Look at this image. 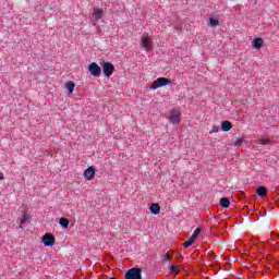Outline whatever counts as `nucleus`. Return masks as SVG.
<instances>
[{"instance_id":"1","label":"nucleus","mask_w":279,"mask_h":279,"mask_svg":"<svg viewBox=\"0 0 279 279\" xmlns=\"http://www.w3.org/2000/svg\"><path fill=\"white\" fill-rule=\"evenodd\" d=\"M124 279H143V269L138 267H133L126 270Z\"/></svg>"},{"instance_id":"2","label":"nucleus","mask_w":279,"mask_h":279,"mask_svg":"<svg viewBox=\"0 0 279 279\" xmlns=\"http://www.w3.org/2000/svg\"><path fill=\"white\" fill-rule=\"evenodd\" d=\"M100 64L102 66L105 77H111L112 73H114V64H112L110 61H102Z\"/></svg>"},{"instance_id":"3","label":"nucleus","mask_w":279,"mask_h":279,"mask_svg":"<svg viewBox=\"0 0 279 279\" xmlns=\"http://www.w3.org/2000/svg\"><path fill=\"white\" fill-rule=\"evenodd\" d=\"M171 84V80L167 77H158L156 81L153 82L150 88L156 90L157 88H162V86H168Z\"/></svg>"},{"instance_id":"4","label":"nucleus","mask_w":279,"mask_h":279,"mask_svg":"<svg viewBox=\"0 0 279 279\" xmlns=\"http://www.w3.org/2000/svg\"><path fill=\"white\" fill-rule=\"evenodd\" d=\"M41 241H43L45 247H53V245H56V236H53V234H51V233H45L43 235Z\"/></svg>"},{"instance_id":"5","label":"nucleus","mask_w":279,"mask_h":279,"mask_svg":"<svg viewBox=\"0 0 279 279\" xmlns=\"http://www.w3.org/2000/svg\"><path fill=\"white\" fill-rule=\"evenodd\" d=\"M141 47L145 49V51H151L154 49V41L151 37L143 36L141 39Z\"/></svg>"},{"instance_id":"6","label":"nucleus","mask_w":279,"mask_h":279,"mask_svg":"<svg viewBox=\"0 0 279 279\" xmlns=\"http://www.w3.org/2000/svg\"><path fill=\"white\" fill-rule=\"evenodd\" d=\"M88 71H89L90 75H93V77H100V75H101V66H99V64H97V62H92L88 65Z\"/></svg>"},{"instance_id":"7","label":"nucleus","mask_w":279,"mask_h":279,"mask_svg":"<svg viewBox=\"0 0 279 279\" xmlns=\"http://www.w3.org/2000/svg\"><path fill=\"white\" fill-rule=\"evenodd\" d=\"M169 121H170V123H173L174 125L180 123V121H182V113L178 109H173L169 117Z\"/></svg>"},{"instance_id":"8","label":"nucleus","mask_w":279,"mask_h":279,"mask_svg":"<svg viewBox=\"0 0 279 279\" xmlns=\"http://www.w3.org/2000/svg\"><path fill=\"white\" fill-rule=\"evenodd\" d=\"M95 168L93 166L88 167L87 169H85L84 171V178L85 180H93V178H95Z\"/></svg>"},{"instance_id":"9","label":"nucleus","mask_w":279,"mask_h":279,"mask_svg":"<svg viewBox=\"0 0 279 279\" xmlns=\"http://www.w3.org/2000/svg\"><path fill=\"white\" fill-rule=\"evenodd\" d=\"M32 220V216H29L27 213H24L22 218L20 219V228L23 230L25 228V223L29 222Z\"/></svg>"},{"instance_id":"10","label":"nucleus","mask_w":279,"mask_h":279,"mask_svg":"<svg viewBox=\"0 0 279 279\" xmlns=\"http://www.w3.org/2000/svg\"><path fill=\"white\" fill-rule=\"evenodd\" d=\"M256 194L258 197H267V187H265V185L257 186Z\"/></svg>"},{"instance_id":"11","label":"nucleus","mask_w":279,"mask_h":279,"mask_svg":"<svg viewBox=\"0 0 279 279\" xmlns=\"http://www.w3.org/2000/svg\"><path fill=\"white\" fill-rule=\"evenodd\" d=\"M151 215H160V204L153 203L149 207Z\"/></svg>"},{"instance_id":"12","label":"nucleus","mask_w":279,"mask_h":279,"mask_svg":"<svg viewBox=\"0 0 279 279\" xmlns=\"http://www.w3.org/2000/svg\"><path fill=\"white\" fill-rule=\"evenodd\" d=\"M221 130L222 132H230L232 130V122L225 120L221 122Z\"/></svg>"},{"instance_id":"13","label":"nucleus","mask_w":279,"mask_h":279,"mask_svg":"<svg viewBox=\"0 0 279 279\" xmlns=\"http://www.w3.org/2000/svg\"><path fill=\"white\" fill-rule=\"evenodd\" d=\"M263 45H264V41H263V38H260V37H257L253 40L254 49H263Z\"/></svg>"},{"instance_id":"14","label":"nucleus","mask_w":279,"mask_h":279,"mask_svg":"<svg viewBox=\"0 0 279 279\" xmlns=\"http://www.w3.org/2000/svg\"><path fill=\"white\" fill-rule=\"evenodd\" d=\"M65 88L68 90V95H73V90H75V82L69 81L65 83Z\"/></svg>"},{"instance_id":"15","label":"nucleus","mask_w":279,"mask_h":279,"mask_svg":"<svg viewBox=\"0 0 279 279\" xmlns=\"http://www.w3.org/2000/svg\"><path fill=\"white\" fill-rule=\"evenodd\" d=\"M104 16V11L100 9H95L94 13H93V17L95 19V21H99L100 19H102Z\"/></svg>"},{"instance_id":"16","label":"nucleus","mask_w":279,"mask_h":279,"mask_svg":"<svg viewBox=\"0 0 279 279\" xmlns=\"http://www.w3.org/2000/svg\"><path fill=\"white\" fill-rule=\"evenodd\" d=\"M71 223V221L64 217L59 219V226L61 228H69V225Z\"/></svg>"},{"instance_id":"17","label":"nucleus","mask_w":279,"mask_h":279,"mask_svg":"<svg viewBox=\"0 0 279 279\" xmlns=\"http://www.w3.org/2000/svg\"><path fill=\"white\" fill-rule=\"evenodd\" d=\"M220 206L222 208H230V199H228V197H221L220 198Z\"/></svg>"},{"instance_id":"18","label":"nucleus","mask_w":279,"mask_h":279,"mask_svg":"<svg viewBox=\"0 0 279 279\" xmlns=\"http://www.w3.org/2000/svg\"><path fill=\"white\" fill-rule=\"evenodd\" d=\"M199 234H202V227H197L195 230H194V232H193V234H192V239L194 240V241H197V238L199 236Z\"/></svg>"},{"instance_id":"19","label":"nucleus","mask_w":279,"mask_h":279,"mask_svg":"<svg viewBox=\"0 0 279 279\" xmlns=\"http://www.w3.org/2000/svg\"><path fill=\"white\" fill-rule=\"evenodd\" d=\"M208 25L210 27H217V25H219V19H215V17H209V23Z\"/></svg>"},{"instance_id":"20","label":"nucleus","mask_w":279,"mask_h":279,"mask_svg":"<svg viewBox=\"0 0 279 279\" xmlns=\"http://www.w3.org/2000/svg\"><path fill=\"white\" fill-rule=\"evenodd\" d=\"M193 243H195V240L190 238L187 241L184 242V247H191V245H193Z\"/></svg>"},{"instance_id":"21","label":"nucleus","mask_w":279,"mask_h":279,"mask_svg":"<svg viewBox=\"0 0 279 279\" xmlns=\"http://www.w3.org/2000/svg\"><path fill=\"white\" fill-rule=\"evenodd\" d=\"M171 255L169 253L163 255V263H168L169 265H171Z\"/></svg>"},{"instance_id":"22","label":"nucleus","mask_w":279,"mask_h":279,"mask_svg":"<svg viewBox=\"0 0 279 279\" xmlns=\"http://www.w3.org/2000/svg\"><path fill=\"white\" fill-rule=\"evenodd\" d=\"M260 145H269L271 143V140L264 137L259 140Z\"/></svg>"},{"instance_id":"23","label":"nucleus","mask_w":279,"mask_h":279,"mask_svg":"<svg viewBox=\"0 0 279 279\" xmlns=\"http://www.w3.org/2000/svg\"><path fill=\"white\" fill-rule=\"evenodd\" d=\"M241 145H243V138H238V140L234 142V146H235V147H241Z\"/></svg>"},{"instance_id":"24","label":"nucleus","mask_w":279,"mask_h":279,"mask_svg":"<svg viewBox=\"0 0 279 279\" xmlns=\"http://www.w3.org/2000/svg\"><path fill=\"white\" fill-rule=\"evenodd\" d=\"M170 271H171V274H178V266L171 265L170 266Z\"/></svg>"},{"instance_id":"25","label":"nucleus","mask_w":279,"mask_h":279,"mask_svg":"<svg viewBox=\"0 0 279 279\" xmlns=\"http://www.w3.org/2000/svg\"><path fill=\"white\" fill-rule=\"evenodd\" d=\"M209 254H210L211 258H217V255H215V253L209 252Z\"/></svg>"},{"instance_id":"26","label":"nucleus","mask_w":279,"mask_h":279,"mask_svg":"<svg viewBox=\"0 0 279 279\" xmlns=\"http://www.w3.org/2000/svg\"><path fill=\"white\" fill-rule=\"evenodd\" d=\"M213 132H219V129H217V126H214Z\"/></svg>"},{"instance_id":"27","label":"nucleus","mask_w":279,"mask_h":279,"mask_svg":"<svg viewBox=\"0 0 279 279\" xmlns=\"http://www.w3.org/2000/svg\"><path fill=\"white\" fill-rule=\"evenodd\" d=\"M4 177H3V172H0V180H3Z\"/></svg>"}]
</instances>
